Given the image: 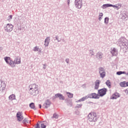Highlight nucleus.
<instances>
[{
  "mask_svg": "<svg viewBox=\"0 0 128 128\" xmlns=\"http://www.w3.org/2000/svg\"><path fill=\"white\" fill-rule=\"evenodd\" d=\"M36 128H40V124H38V123L36 124Z\"/></svg>",
  "mask_w": 128,
  "mask_h": 128,
  "instance_id": "nucleus-35",
  "label": "nucleus"
},
{
  "mask_svg": "<svg viewBox=\"0 0 128 128\" xmlns=\"http://www.w3.org/2000/svg\"><path fill=\"white\" fill-rule=\"evenodd\" d=\"M106 86H108L109 88H110V81L109 80H107L106 82Z\"/></svg>",
  "mask_w": 128,
  "mask_h": 128,
  "instance_id": "nucleus-26",
  "label": "nucleus"
},
{
  "mask_svg": "<svg viewBox=\"0 0 128 128\" xmlns=\"http://www.w3.org/2000/svg\"><path fill=\"white\" fill-rule=\"evenodd\" d=\"M108 18H106L104 19V22L105 24H108Z\"/></svg>",
  "mask_w": 128,
  "mask_h": 128,
  "instance_id": "nucleus-29",
  "label": "nucleus"
},
{
  "mask_svg": "<svg viewBox=\"0 0 128 128\" xmlns=\"http://www.w3.org/2000/svg\"><path fill=\"white\" fill-rule=\"evenodd\" d=\"M126 39L124 38H121L120 39L119 42L120 44H122V46H126Z\"/></svg>",
  "mask_w": 128,
  "mask_h": 128,
  "instance_id": "nucleus-8",
  "label": "nucleus"
},
{
  "mask_svg": "<svg viewBox=\"0 0 128 128\" xmlns=\"http://www.w3.org/2000/svg\"><path fill=\"white\" fill-rule=\"evenodd\" d=\"M53 118H58V114H54L53 115Z\"/></svg>",
  "mask_w": 128,
  "mask_h": 128,
  "instance_id": "nucleus-33",
  "label": "nucleus"
},
{
  "mask_svg": "<svg viewBox=\"0 0 128 128\" xmlns=\"http://www.w3.org/2000/svg\"><path fill=\"white\" fill-rule=\"evenodd\" d=\"M6 88V84L0 81V92H2Z\"/></svg>",
  "mask_w": 128,
  "mask_h": 128,
  "instance_id": "nucleus-9",
  "label": "nucleus"
},
{
  "mask_svg": "<svg viewBox=\"0 0 128 128\" xmlns=\"http://www.w3.org/2000/svg\"><path fill=\"white\" fill-rule=\"evenodd\" d=\"M14 29V26L12 24H8L6 27L5 28V30L6 32H12Z\"/></svg>",
  "mask_w": 128,
  "mask_h": 128,
  "instance_id": "nucleus-4",
  "label": "nucleus"
},
{
  "mask_svg": "<svg viewBox=\"0 0 128 128\" xmlns=\"http://www.w3.org/2000/svg\"><path fill=\"white\" fill-rule=\"evenodd\" d=\"M9 99L11 100H16V95L12 94L9 96Z\"/></svg>",
  "mask_w": 128,
  "mask_h": 128,
  "instance_id": "nucleus-20",
  "label": "nucleus"
},
{
  "mask_svg": "<svg viewBox=\"0 0 128 128\" xmlns=\"http://www.w3.org/2000/svg\"><path fill=\"white\" fill-rule=\"evenodd\" d=\"M29 94L32 96H36L38 94V85L36 84H32L29 86Z\"/></svg>",
  "mask_w": 128,
  "mask_h": 128,
  "instance_id": "nucleus-1",
  "label": "nucleus"
},
{
  "mask_svg": "<svg viewBox=\"0 0 128 128\" xmlns=\"http://www.w3.org/2000/svg\"><path fill=\"white\" fill-rule=\"evenodd\" d=\"M50 37H47L44 42V46H48V44H50Z\"/></svg>",
  "mask_w": 128,
  "mask_h": 128,
  "instance_id": "nucleus-15",
  "label": "nucleus"
},
{
  "mask_svg": "<svg viewBox=\"0 0 128 128\" xmlns=\"http://www.w3.org/2000/svg\"><path fill=\"white\" fill-rule=\"evenodd\" d=\"M16 116L18 122H21V120H24V116H22V112H18L16 114Z\"/></svg>",
  "mask_w": 128,
  "mask_h": 128,
  "instance_id": "nucleus-6",
  "label": "nucleus"
},
{
  "mask_svg": "<svg viewBox=\"0 0 128 128\" xmlns=\"http://www.w3.org/2000/svg\"><path fill=\"white\" fill-rule=\"evenodd\" d=\"M8 64L12 68H14V66H16V63L15 62H13L11 60Z\"/></svg>",
  "mask_w": 128,
  "mask_h": 128,
  "instance_id": "nucleus-16",
  "label": "nucleus"
},
{
  "mask_svg": "<svg viewBox=\"0 0 128 128\" xmlns=\"http://www.w3.org/2000/svg\"><path fill=\"white\" fill-rule=\"evenodd\" d=\"M108 6H112V4H106L103 5V8H108Z\"/></svg>",
  "mask_w": 128,
  "mask_h": 128,
  "instance_id": "nucleus-23",
  "label": "nucleus"
},
{
  "mask_svg": "<svg viewBox=\"0 0 128 128\" xmlns=\"http://www.w3.org/2000/svg\"><path fill=\"white\" fill-rule=\"evenodd\" d=\"M119 97H120V94H118V93H115L112 95L111 98L112 100H116Z\"/></svg>",
  "mask_w": 128,
  "mask_h": 128,
  "instance_id": "nucleus-12",
  "label": "nucleus"
},
{
  "mask_svg": "<svg viewBox=\"0 0 128 128\" xmlns=\"http://www.w3.org/2000/svg\"><path fill=\"white\" fill-rule=\"evenodd\" d=\"M100 74L101 78H104L106 76V72H104V70L102 68H100Z\"/></svg>",
  "mask_w": 128,
  "mask_h": 128,
  "instance_id": "nucleus-7",
  "label": "nucleus"
},
{
  "mask_svg": "<svg viewBox=\"0 0 128 128\" xmlns=\"http://www.w3.org/2000/svg\"><path fill=\"white\" fill-rule=\"evenodd\" d=\"M4 60L6 64H9L11 60L10 58V57H6L4 58Z\"/></svg>",
  "mask_w": 128,
  "mask_h": 128,
  "instance_id": "nucleus-21",
  "label": "nucleus"
},
{
  "mask_svg": "<svg viewBox=\"0 0 128 128\" xmlns=\"http://www.w3.org/2000/svg\"><path fill=\"white\" fill-rule=\"evenodd\" d=\"M104 16V14L102 13H100L99 14V20H100V19L102 18V17Z\"/></svg>",
  "mask_w": 128,
  "mask_h": 128,
  "instance_id": "nucleus-30",
  "label": "nucleus"
},
{
  "mask_svg": "<svg viewBox=\"0 0 128 128\" xmlns=\"http://www.w3.org/2000/svg\"><path fill=\"white\" fill-rule=\"evenodd\" d=\"M88 98H89L88 96H86L84 97H83L79 100V102H84V101L86 100H88Z\"/></svg>",
  "mask_w": 128,
  "mask_h": 128,
  "instance_id": "nucleus-19",
  "label": "nucleus"
},
{
  "mask_svg": "<svg viewBox=\"0 0 128 128\" xmlns=\"http://www.w3.org/2000/svg\"><path fill=\"white\" fill-rule=\"evenodd\" d=\"M34 52H38V46H36V48H34Z\"/></svg>",
  "mask_w": 128,
  "mask_h": 128,
  "instance_id": "nucleus-34",
  "label": "nucleus"
},
{
  "mask_svg": "<svg viewBox=\"0 0 128 128\" xmlns=\"http://www.w3.org/2000/svg\"><path fill=\"white\" fill-rule=\"evenodd\" d=\"M100 80H96L95 82V90H98V88H100Z\"/></svg>",
  "mask_w": 128,
  "mask_h": 128,
  "instance_id": "nucleus-11",
  "label": "nucleus"
},
{
  "mask_svg": "<svg viewBox=\"0 0 128 128\" xmlns=\"http://www.w3.org/2000/svg\"><path fill=\"white\" fill-rule=\"evenodd\" d=\"M88 118L89 122H96V113L91 112L88 114Z\"/></svg>",
  "mask_w": 128,
  "mask_h": 128,
  "instance_id": "nucleus-2",
  "label": "nucleus"
},
{
  "mask_svg": "<svg viewBox=\"0 0 128 128\" xmlns=\"http://www.w3.org/2000/svg\"><path fill=\"white\" fill-rule=\"evenodd\" d=\"M82 5V0H76L75 6L77 8H80Z\"/></svg>",
  "mask_w": 128,
  "mask_h": 128,
  "instance_id": "nucleus-3",
  "label": "nucleus"
},
{
  "mask_svg": "<svg viewBox=\"0 0 128 128\" xmlns=\"http://www.w3.org/2000/svg\"><path fill=\"white\" fill-rule=\"evenodd\" d=\"M115 8H118V6H115Z\"/></svg>",
  "mask_w": 128,
  "mask_h": 128,
  "instance_id": "nucleus-39",
  "label": "nucleus"
},
{
  "mask_svg": "<svg viewBox=\"0 0 128 128\" xmlns=\"http://www.w3.org/2000/svg\"><path fill=\"white\" fill-rule=\"evenodd\" d=\"M88 96L90 98H98V95L96 93H92Z\"/></svg>",
  "mask_w": 128,
  "mask_h": 128,
  "instance_id": "nucleus-10",
  "label": "nucleus"
},
{
  "mask_svg": "<svg viewBox=\"0 0 128 128\" xmlns=\"http://www.w3.org/2000/svg\"><path fill=\"white\" fill-rule=\"evenodd\" d=\"M112 54H113V56H114V54L116 53V48H114L112 50Z\"/></svg>",
  "mask_w": 128,
  "mask_h": 128,
  "instance_id": "nucleus-24",
  "label": "nucleus"
},
{
  "mask_svg": "<svg viewBox=\"0 0 128 128\" xmlns=\"http://www.w3.org/2000/svg\"><path fill=\"white\" fill-rule=\"evenodd\" d=\"M96 57L98 58H102V56L101 55L100 53L98 52L96 54Z\"/></svg>",
  "mask_w": 128,
  "mask_h": 128,
  "instance_id": "nucleus-27",
  "label": "nucleus"
},
{
  "mask_svg": "<svg viewBox=\"0 0 128 128\" xmlns=\"http://www.w3.org/2000/svg\"><path fill=\"white\" fill-rule=\"evenodd\" d=\"M56 98H59L60 100H64V97L62 96V94H56Z\"/></svg>",
  "mask_w": 128,
  "mask_h": 128,
  "instance_id": "nucleus-13",
  "label": "nucleus"
},
{
  "mask_svg": "<svg viewBox=\"0 0 128 128\" xmlns=\"http://www.w3.org/2000/svg\"><path fill=\"white\" fill-rule=\"evenodd\" d=\"M24 122H28L29 121H28V118H26L24 120Z\"/></svg>",
  "mask_w": 128,
  "mask_h": 128,
  "instance_id": "nucleus-36",
  "label": "nucleus"
},
{
  "mask_svg": "<svg viewBox=\"0 0 128 128\" xmlns=\"http://www.w3.org/2000/svg\"><path fill=\"white\" fill-rule=\"evenodd\" d=\"M126 74V72H122V71L118 72H116V74H118V76H120V74Z\"/></svg>",
  "mask_w": 128,
  "mask_h": 128,
  "instance_id": "nucleus-25",
  "label": "nucleus"
},
{
  "mask_svg": "<svg viewBox=\"0 0 128 128\" xmlns=\"http://www.w3.org/2000/svg\"><path fill=\"white\" fill-rule=\"evenodd\" d=\"M67 2H68V4H70V0H68Z\"/></svg>",
  "mask_w": 128,
  "mask_h": 128,
  "instance_id": "nucleus-38",
  "label": "nucleus"
},
{
  "mask_svg": "<svg viewBox=\"0 0 128 128\" xmlns=\"http://www.w3.org/2000/svg\"><path fill=\"white\" fill-rule=\"evenodd\" d=\"M14 62L16 64H20V58L18 57L17 58H16V59H15Z\"/></svg>",
  "mask_w": 128,
  "mask_h": 128,
  "instance_id": "nucleus-17",
  "label": "nucleus"
},
{
  "mask_svg": "<svg viewBox=\"0 0 128 128\" xmlns=\"http://www.w3.org/2000/svg\"><path fill=\"white\" fill-rule=\"evenodd\" d=\"M98 94L100 96H104L106 94V89H101L98 90Z\"/></svg>",
  "mask_w": 128,
  "mask_h": 128,
  "instance_id": "nucleus-5",
  "label": "nucleus"
},
{
  "mask_svg": "<svg viewBox=\"0 0 128 128\" xmlns=\"http://www.w3.org/2000/svg\"><path fill=\"white\" fill-rule=\"evenodd\" d=\"M44 106L46 108H48L50 106V101H46Z\"/></svg>",
  "mask_w": 128,
  "mask_h": 128,
  "instance_id": "nucleus-18",
  "label": "nucleus"
},
{
  "mask_svg": "<svg viewBox=\"0 0 128 128\" xmlns=\"http://www.w3.org/2000/svg\"><path fill=\"white\" fill-rule=\"evenodd\" d=\"M12 18V16L10 15L8 17V20H10Z\"/></svg>",
  "mask_w": 128,
  "mask_h": 128,
  "instance_id": "nucleus-32",
  "label": "nucleus"
},
{
  "mask_svg": "<svg viewBox=\"0 0 128 128\" xmlns=\"http://www.w3.org/2000/svg\"><path fill=\"white\" fill-rule=\"evenodd\" d=\"M30 108H32L33 110H36V106H34V104L32 102L30 104Z\"/></svg>",
  "mask_w": 128,
  "mask_h": 128,
  "instance_id": "nucleus-22",
  "label": "nucleus"
},
{
  "mask_svg": "<svg viewBox=\"0 0 128 128\" xmlns=\"http://www.w3.org/2000/svg\"><path fill=\"white\" fill-rule=\"evenodd\" d=\"M41 128H46V126L44 124H41Z\"/></svg>",
  "mask_w": 128,
  "mask_h": 128,
  "instance_id": "nucleus-31",
  "label": "nucleus"
},
{
  "mask_svg": "<svg viewBox=\"0 0 128 128\" xmlns=\"http://www.w3.org/2000/svg\"><path fill=\"white\" fill-rule=\"evenodd\" d=\"M120 86H122V88H126V86H128V82H121L120 83Z\"/></svg>",
  "mask_w": 128,
  "mask_h": 128,
  "instance_id": "nucleus-14",
  "label": "nucleus"
},
{
  "mask_svg": "<svg viewBox=\"0 0 128 128\" xmlns=\"http://www.w3.org/2000/svg\"><path fill=\"white\" fill-rule=\"evenodd\" d=\"M38 106H39L40 108H42V104H40L38 105Z\"/></svg>",
  "mask_w": 128,
  "mask_h": 128,
  "instance_id": "nucleus-37",
  "label": "nucleus"
},
{
  "mask_svg": "<svg viewBox=\"0 0 128 128\" xmlns=\"http://www.w3.org/2000/svg\"><path fill=\"white\" fill-rule=\"evenodd\" d=\"M66 94H67L68 98H72V96H74V94H72V93L67 92Z\"/></svg>",
  "mask_w": 128,
  "mask_h": 128,
  "instance_id": "nucleus-28",
  "label": "nucleus"
}]
</instances>
